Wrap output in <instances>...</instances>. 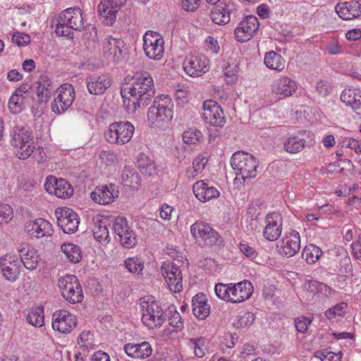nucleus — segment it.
Masks as SVG:
<instances>
[{
  "label": "nucleus",
  "mask_w": 361,
  "mask_h": 361,
  "mask_svg": "<svg viewBox=\"0 0 361 361\" xmlns=\"http://www.w3.org/2000/svg\"><path fill=\"white\" fill-rule=\"evenodd\" d=\"M87 91L90 94L100 95L111 86V80L106 75H90L85 79Z\"/></svg>",
  "instance_id": "nucleus-23"
},
{
  "label": "nucleus",
  "mask_w": 361,
  "mask_h": 361,
  "mask_svg": "<svg viewBox=\"0 0 361 361\" xmlns=\"http://www.w3.org/2000/svg\"><path fill=\"white\" fill-rule=\"evenodd\" d=\"M53 90L52 81L44 75H40L31 86V90L36 93L39 103H47L51 97Z\"/></svg>",
  "instance_id": "nucleus-25"
},
{
  "label": "nucleus",
  "mask_w": 361,
  "mask_h": 361,
  "mask_svg": "<svg viewBox=\"0 0 361 361\" xmlns=\"http://www.w3.org/2000/svg\"><path fill=\"white\" fill-rule=\"evenodd\" d=\"M202 137V133L197 129H189L183 134V140L184 142L192 145L196 144Z\"/></svg>",
  "instance_id": "nucleus-51"
},
{
  "label": "nucleus",
  "mask_w": 361,
  "mask_h": 361,
  "mask_svg": "<svg viewBox=\"0 0 361 361\" xmlns=\"http://www.w3.org/2000/svg\"><path fill=\"white\" fill-rule=\"evenodd\" d=\"M85 28L82 11L79 8H69L59 16L56 25V34L59 36L73 38V30L81 31Z\"/></svg>",
  "instance_id": "nucleus-3"
},
{
  "label": "nucleus",
  "mask_w": 361,
  "mask_h": 361,
  "mask_svg": "<svg viewBox=\"0 0 361 361\" xmlns=\"http://www.w3.org/2000/svg\"><path fill=\"white\" fill-rule=\"evenodd\" d=\"M142 321L149 329L160 327L166 321L162 308L154 301L143 300L141 303Z\"/></svg>",
  "instance_id": "nucleus-9"
},
{
  "label": "nucleus",
  "mask_w": 361,
  "mask_h": 361,
  "mask_svg": "<svg viewBox=\"0 0 361 361\" xmlns=\"http://www.w3.org/2000/svg\"><path fill=\"white\" fill-rule=\"evenodd\" d=\"M94 226L92 228L94 238L100 243H108L109 242L107 221L99 216L93 218Z\"/></svg>",
  "instance_id": "nucleus-36"
},
{
  "label": "nucleus",
  "mask_w": 361,
  "mask_h": 361,
  "mask_svg": "<svg viewBox=\"0 0 361 361\" xmlns=\"http://www.w3.org/2000/svg\"><path fill=\"white\" fill-rule=\"evenodd\" d=\"M190 342L193 345L195 355L198 357H204L206 350L204 338L201 337L192 338Z\"/></svg>",
  "instance_id": "nucleus-53"
},
{
  "label": "nucleus",
  "mask_w": 361,
  "mask_h": 361,
  "mask_svg": "<svg viewBox=\"0 0 361 361\" xmlns=\"http://www.w3.org/2000/svg\"><path fill=\"white\" fill-rule=\"evenodd\" d=\"M300 249V237L296 231H292L286 235L281 240L279 247L280 255L286 257L294 256Z\"/></svg>",
  "instance_id": "nucleus-21"
},
{
  "label": "nucleus",
  "mask_w": 361,
  "mask_h": 361,
  "mask_svg": "<svg viewBox=\"0 0 361 361\" xmlns=\"http://www.w3.org/2000/svg\"><path fill=\"white\" fill-rule=\"evenodd\" d=\"M297 90V85L295 81L288 77H281L274 82L272 86V90L277 94H281L284 97L292 95Z\"/></svg>",
  "instance_id": "nucleus-34"
},
{
  "label": "nucleus",
  "mask_w": 361,
  "mask_h": 361,
  "mask_svg": "<svg viewBox=\"0 0 361 361\" xmlns=\"http://www.w3.org/2000/svg\"><path fill=\"white\" fill-rule=\"evenodd\" d=\"M23 99L24 97L13 94L8 101V108L12 114H16L22 111Z\"/></svg>",
  "instance_id": "nucleus-52"
},
{
  "label": "nucleus",
  "mask_w": 361,
  "mask_h": 361,
  "mask_svg": "<svg viewBox=\"0 0 361 361\" xmlns=\"http://www.w3.org/2000/svg\"><path fill=\"white\" fill-rule=\"evenodd\" d=\"M331 87L327 82L320 80L317 83L316 91L322 97L328 95L331 92Z\"/></svg>",
  "instance_id": "nucleus-60"
},
{
  "label": "nucleus",
  "mask_w": 361,
  "mask_h": 361,
  "mask_svg": "<svg viewBox=\"0 0 361 361\" xmlns=\"http://www.w3.org/2000/svg\"><path fill=\"white\" fill-rule=\"evenodd\" d=\"M78 344L80 348L85 351L93 347V335L90 331H83L79 336Z\"/></svg>",
  "instance_id": "nucleus-49"
},
{
  "label": "nucleus",
  "mask_w": 361,
  "mask_h": 361,
  "mask_svg": "<svg viewBox=\"0 0 361 361\" xmlns=\"http://www.w3.org/2000/svg\"><path fill=\"white\" fill-rule=\"evenodd\" d=\"M27 321L29 324L40 327L44 324V308L42 306L33 307L27 315Z\"/></svg>",
  "instance_id": "nucleus-43"
},
{
  "label": "nucleus",
  "mask_w": 361,
  "mask_h": 361,
  "mask_svg": "<svg viewBox=\"0 0 361 361\" xmlns=\"http://www.w3.org/2000/svg\"><path fill=\"white\" fill-rule=\"evenodd\" d=\"M235 10V5L233 2L224 0L212 8L210 18L214 23L224 25L231 20V15Z\"/></svg>",
  "instance_id": "nucleus-16"
},
{
  "label": "nucleus",
  "mask_w": 361,
  "mask_h": 361,
  "mask_svg": "<svg viewBox=\"0 0 361 361\" xmlns=\"http://www.w3.org/2000/svg\"><path fill=\"white\" fill-rule=\"evenodd\" d=\"M114 229L119 237L121 244L126 248H132L137 243L135 231L128 226L126 219L118 217L115 219Z\"/></svg>",
  "instance_id": "nucleus-13"
},
{
  "label": "nucleus",
  "mask_w": 361,
  "mask_h": 361,
  "mask_svg": "<svg viewBox=\"0 0 361 361\" xmlns=\"http://www.w3.org/2000/svg\"><path fill=\"white\" fill-rule=\"evenodd\" d=\"M190 233L197 242L204 246L221 245L223 238L209 224L197 221L190 226Z\"/></svg>",
  "instance_id": "nucleus-6"
},
{
  "label": "nucleus",
  "mask_w": 361,
  "mask_h": 361,
  "mask_svg": "<svg viewBox=\"0 0 361 361\" xmlns=\"http://www.w3.org/2000/svg\"><path fill=\"white\" fill-rule=\"evenodd\" d=\"M265 221L264 237L270 241L276 240L281 236L282 231L283 221L281 214L276 212L268 214Z\"/></svg>",
  "instance_id": "nucleus-20"
},
{
  "label": "nucleus",
  "mask_w": 361,
  "mask_h": 361,
  "mask_svg": "<svg viewBox=\"0 0 361 361\" xmlns=\"http://www.w3.org/2000/svg\"><path fill=\"white\" fill-rule=\"evenodd\" d=\"M192 312L194 315L199 319H204L209 316L210 307L207 302L206 295L200 293L193 297L192 301Z\"/></svg>",
  "instance_id": "nucleus-33"
},
{
  "label": "nucleus",
  "mask_w": 361,
  "mask_h": 361,
  "mask_svg": "<svg viewBox=\"0 0 361 361\" xmlns=\"http://www.w3.org/2000/svg\"><path fill=\"white\" fill-rule=\"evenodd\" d=\"M208 160L205 157L200 154L198 155L192 161V166L196 168L197 171H200V172L204 170L205 166L207 165Z\"/></svg>",
  "instance_id": "nucleus-62"
},
{
  "label": "nucleus",
  "mask_w": 361,
  "mask_h": 361,
  "mask_svg": "<svg viewBox=\"0 0 361 361\" xmlns=\"http://www.w3.org/2000/svg\"><path fill=\"white\" fill-rule=\"evenodd\" d=\"M126 50V44L121 39L109 37L104 41L103 54L106 58L119 60Z\"/></svg>",
  "instance_id": "nucleus-24"
},
{
  "label": "nucleus",
  "mask_w": 361,
  "mask_h": 361,
  "mask_svg": "<svg viewBox=\"0 0 361 361\" xmlns=\"http://www.w3.org/2000/svg\"><path fill=\"white\" fill-rule=\"evenodd\" d=\"M12 42L18 46H25L30 42V37L27 34L17 32L13 35Z\"/></svg>",
  "instance_id": "nucleus-58"
},
{
  "label": "nucleus",
  "mask_w": 361,
  "mask_h": 361,
  "mask_svg": "<svg viewBox=\"0 0 361 361\" xmlns=\"http://www.w3.org/2000/svg\"><path fill=\"white\" fill-rule=\"evenodd\" d=\"M118 195L119 190L118 186L112 183L97 186L90 194L92 200L99 204H110Z\"/></svg>",
  "instance_id": "nucleus-18"
},
{
  "label": "nucleus",
  "mask_w": 361,
  "mask_h": 361,
  "mask_svg": "<svg viewBox=\"0 0 361 361\" xmlns=\"http://www.w3.org/2000/svg\"><path fill=\"white\" fill-rule=\"evenodd\" d=\"M0 266L4 278L10 281H15L19 274V264L17 258L11 255H6L1 258Z\"/></svg>",
  "instance_id": "nucleus-27"
},
{
  "label": "nucleus",
  "mask_w": 361,
  "mask_h": 361,
  "mask_svg": "<svg viewBox=\"0 0 361 361\" xmlns=\"http://www.w3.org/2000/svg\"><path fill=\"white\" fill-rule=\"evenodd\" d=\"M339 144L342 147L353 149L357 154L361 153V140L350 137H341Z\"/></svg>",
  "instance_id": "nucleus-50"
},
{
  "label": "nucleus",
  "mask_w": 361,
  "mask_h": 361,
  "mask_svg": "<svg viewBox=\"0 0 361 361\" xmlns=\"http://www.w3.org/2000/svg\"><path fill=\"white\" fill-rule=\"evenodd\" d=\"M0 224L8 223L13 218V209L7 204L0 205Z\"/></svg>",
  "instance_id": "nucleus-54"
},
{
  "label": "nucleus",
  "mask_w": 361,
  "mask_h": 361,
  "mask_svg": "<svg viewBox=\"0 0 361 361\" xmlns=\"http://www.w3.org/2000/svg\"><path fill=\"white\" fill-rule=\"evenodd\" d=\"M59 287L63 298L70 303L82 302L84 295L80 283L75 275L67 274L59 280Z\"/></svg>",
  "instance_id": "nucleus-8"
},
{
  "label": "nucleus",
  "mask_w": 361,
  "mask_h": 361,
  "mask_svg": "<svg viewBox=\"0 0 361 361\" xmlns=\"http://www.w3.org/2000/svg\"><path fill=\"white\" fill-rule=\"evenodd\" d=\"M201 0H183L182 8L187 11H195L200 6Z\"/></svg>",
  "instance_id": "nucleus-61"
},
{
  "label": "nucleus",
  "mask_w": 361,
  "mask_h": 361,
  "mask_svg": "<svg viewBox=\"0 0 361 361\" xmlns=\"http://www.w3.org/2000/svg\"><path fill=\"white\" fill-rule=\"evenodd\" d=\"M121 180L123 185L133 189H137L141 181L140 175L134 168L129 166H126L123 168L121 173Z\"/></svg>",
  "instance_id": "nucleus-37"
},
{
  "label": "nucleus",
  "mask_w": 361,
  "mask_h": 361,
  "mask_svg": "<svg viewBox=\"0 0 361 361\" xmlns=\"http://www.w3.org/2000/svg\"><path fill=\"white\" fill-rule=\"evenodd\" d=\"M305 135V133H299L290 136L283 143L284 149L290 154H296L302 151L306 144Z\"/></svg>",
  "instance_id": "nucleus-35"
},
{
  "label": "nucleus",
  "mask_w": 361,
  "mask_h": 361,
  "mask_svg": "<svg viewBox=\"0 0 361 361\" xmlns=\"http://www.w3.org/2000/svg\"><path fill=\"white\" fill-rule=\"evenodd\" d=\"M77 324L76 317L66 310H57L52 315V328L60 333H70Z\"/></svg>",
  "instance_id": "nucleus-15"
},
{
  "label": "nucleus",
  "mask_w": 361,
  "mask_h": 361,
  "mask_svg": "<svg viewBox=\"0 0 361 361\" xmlns=\"http://www.w3.org/2000/svg\"><path fill=\"white\" fill-rule=\"evenodd\" d=\"M57 224L65 233H73L80 223L78 215L71 208H57L55 211Z\"/></svg>",
  "instance_id": "nucleus-14"
},
{
  "label": "nucleus",
  "mask_w": 361,
  "mask_h": 361,
  "mask_svg": "<svg viewBox=\"0 0 361 361\" xmlns=\"http://www.w3.org/2000/svg\"><path fill=\"white\" fill-rule=\"evenodd\" d=\"M239 248L242 253H243L246 257L254 259L257 256L255 250L247 243H240Z\"/></svg>",
  "instance_id": "nucleus-63"
},
{
  "label": "nucleus",
  "mask_w": 361,
  "mask_h": 361,
  "mask_svg": "<svg viewBox=\"0 0 361 361\" xmlns=\"http://www.w3.org/2000/svg\"><path fill=\"white\" fill-rule=\"evenodd\" d=\"M253 293L252 283L244 280L237 283H232L231 302L240 303L250 298Z\"/></svg>",
  "instance_id": "nucleus-26"
},
{
  "label": "nucleus",
  "mask_w": 361,
  "mask_h": 361,
  "mask_svg": "<svg viewBox=\"0 0 361 361\" xmlns=\"http://www.w3.org/2000/svg\"><path fill=\"white\" fill-rule=\"evenodd\" d=\"M259 22L257 17L247 16L242 20L235 30V35L238 41L244 42L250 39L258 30Z\"/></svg>",
  "instance_id": "nucleus-17"
},
{
  "label": "nucleus",
  "mask_w": 361,
  "mask_h": 361,
  "mask_svg": "<svg viewBox=\"0 0 361 361\" xmlns=\"http://www.w3.org/2000/svg\"><path fill=\"white\" fill-rule=\"evenodd\" d=\"M231 283L224 284L219 283L216 284L214 290L216 296L220 299L231 302Z\"/></svg>",
  "instance_id": "nucleus-47"
},
{
  "label": "nucleus",
  "mask_w": 361,
  "mask_h": 361,
  "mask_svg": "<svg viewBox=\"0 0 361 361\" xmlns=\"http://www.w3.org/2000/svg\"><path fill=\"white\" fill-rule=\"evenodd\" d=\"M322 254V251L319 247L310 244L303 249L302 257L308 264H313L319 260Z\"/></svg>",
  "instance_id": "nucleus-42"
},
{
  "label": "nucleus",
  "mask_w": 361,
  "mask_h": 361,
  "mask_svg": "<svg viewBox=\"0 0 361 361\" xmlns=\"http://www.w3.org/2000/svg\"><path fill=\"white\" fill-rule=\"evenodd\" d=\"M169 325L174 327L176 331L180 330L183 327V322L179 312L175 311L173 315L169 319Z\"/></svg>",
  "instance_id": "nucleus-59"
},
{
  "label": "nucleus",
  "mask_w": 361,
  "mask_h": 361,
  "mask_svg": "<svg viewBox=\"0 0 361 361\" xmlns=\"http://www.w3.org/2000/svg\"><path fill=\"white\" fill-rule=\"evenodd\" d=\"M155 92L153 78L147 71L136 72L131 82L121 90L123 104L128 111L133 112L148 106L155 97Z\"/></svg>",
  "instance_id": "nucleus-1"
},
{
  "label": "nucleus",
  "mask_w": 361,
  "mask_h": 361,
  "mask_svg": "<svg viewBox=\"0 0 361 361\" xmlns=\"http://www.w3.org/2000/svg\"><path fill=\"white\" fill-rule=\"evenodd\" d=\"M341 100L346 106L361 116V94L359 90L355 89H345L341 94Z\"/></svg>",
  "instance_id": "nucleus-32"
},
{
  "label": "nucleus",
  "mask_w": 361,
  "mask_h": 361,
  "mask_svg": "<svg viewBox=\"0 0 361 361\" xmlns=\"http://www.w3.org/2000/svg\"><path fill=\"white\" fill-rule=\"evenodd\" d=\"M335 9L343 20H352L361 16V4L355 1L338 4Z\"/></svg>",
  "instance_id": "nucleus-28"
},
{
  "label": "nucleus",
  "mask_w": 361,
  "mask_h": 361,
  "mask_svg": "<svg viewBox=\"0 0 361 361\" xmlns=\"http://www.w3.org/2000/svg\"><path fill=\"white\" fill-rule=\"evenodd\" d=\"M351 247L353 256L356 259L361 260V233L358 235L357 240L353 243Z\"/></svg>",
  "instance_id": "nucleus-64"
},
{
  "label": "nucleus",
  "mask_w": 361,
  "mask_h": 361,
  "mask_svg": "<svg viewBox=\"0 0 361 361\" xmlns=\"http://www.w3.org/2000/svg\"><path fill=\"white\" fill-rule=\"evenodd\" d=\"M231 164L236 173L235 181L238 179L245 181L246 179L255 178L257 175L259 162L249 153L243 151L235 152L231 157Z\"/></svg>",
  "instance_id": "nucleus-4"
},
{
  "label": "nucleus",
  "mask_w": 361,
  "mask_h": 361,
  "mask_svg": "<svg viewBox=\"0 0 361 361\" xmlns=\"http://www.w3.org/2000/svg\"><path fill=\"white\" fill-rule=\"evenodd\" d=\"M11 136L12 146L18 149L16 156L20 159H27L35 149L32 132L30 128L16 125L13 127Z\"/></svg>",
  "instance_id": "nucleus-5"
},
{
  "label": "nucleus",
  "mask_w": 361,
  "mask_h": 361,
  "mask_svg": "<svg viewBox=\"0 0 361 361\" xmlns=\"http://www.w3.org/2000/svg\"><path fill=\"white\" fill-rule=\"evenodd\" d=\"M347 306V303L344 302L336 304L325 312V316L331 321L335 319L337 317H342L345 314Z\"/></svg>",
  "instance_id": "nucleus-46"
},
{
  "label": "nucleus",
  "mask_w": 361,
  "mask_h": 361,
  "mask_svg": "<svg viewBox=\"0 0 361 361\" xmlns=\"http://www.w3.org/2000/svg\"><path fill=\"white\" fill-rule=\"evenodd\" d=\"M27 228L32 236L37 238L51 236L54 233L52 224L42 218L30 222L27 225Z\"/></svg>",
  "instance_id": "nucleus-30"
},
{
  "label": "nucleus",
  "mask_w": 361,
  "mask_h": 361,
  "mask_svg": "<svg viewBox=\"0 0 361 361\" xmlns=\"http://www.w3.org/2000/svg\"><path fill=\"white\" fill-rule=\"evenodd\" d=\"M20 260L24 267L29 270L35 269L41 260L39 255L30 245L22 243L18 247Z\"/></svg>",
  "instance_id": "nucleus-22"
},
{
  "label": "nucleus",
  "mask_w": 361,
  "mask_h": 361,
  "mask_svg": "<svg viewBox=\"0 0 361 361\" xmlns=\"http://www.w3.org/2000/svg\"><path fill=\"white\" fill-rule=\"evenodd\" d=\"M173 103L169 95L161 94L154 97L153 104L148 109V121L154 127L168 123L173 118Z\"/></svg>",
  "instance_id": "nucleus-2"
},
{
  "label": "nucleus",
  "mask_w": 361,
  "mask_h": 361,
  "mask_svg": "<svg viewBox=\"0 0 361 361\" xmlns=\"http://www.w3.org/2000/svg\"><path fill=\"white\" fill-rule=\"evenodd\" d=\"M55 195L60 198H68L73 194V189L70 183L64 179L56 180L54 178L53 185Z\"/></svg>",
  "instance_id": "nucleus-41"
},
{
  "label": "nucleus",
  "mask_w": 361,
  "mask_h": 361,
  "mask_svg": "<svg viewBox=\"0 0 361 361\" xmlns=\"http://www.w3.org/2000/svg\"><path fill=\"white\" fill-rule=\"evenodd\" d=\"M124 350L129 357L142 360L151 355L152 348L148 342L144 341L140 343H127L124 345Z\"/></svg>",
  "instance_id": "nucleus-31"
},
{
  "label": "nucleus",
  "mask_w": 361,
  "mask_h": 361,
  "mask_svg": "<svg viewBox=\"0 0 361 361\" xmlns=\"http://www.w3.org/2000/svg\"><path fill=\"white\" fill-rule=\"evenodd\" d=\"M311 323L312 320L306 317H298L295 319L296 330L300 333L305 334Z\"/></svg>",
  "instance_id": "nucleus-57"
},
{
  "label": "nucleus",
  "mask_w": 361,
  "mask_h": 361,
  "mask_svg": "<svg viewBox=\"0 0 361 361\" xmlns=\"http://www.w3.org/2000/svg\"><path fill=\"white\" fill-rule=\"evenodd\" d=\"M99 159L106 166L114 165L117 161L116 155L111 151H102Z\"/></svg>",
  "instance_id": "nucleus-56"
},
{
  "label": "nucleus",
  "mask_w": 361,
  "mask_h": 361,
  "mask_svg": "<svg viewBox=\"0 0 361 361\" xmlns=\"http://www.w3.org/2000/svg\"><path fill=\"white\" fill-rule=\"evenodd\" d=\"M119 8H112L106 4L101 3L98 6L97 12L100 20L108 26H111L116 21V13Z\"/></svg>",
  "instance_id": "nucleus-38"
},
{
  "label": "nucleus",
  "mask_w": 361,
  "mask_h": 361,
  "mask_svg": "<svg viewBox=\"0 0 361 361\" xmlns=\"http://www.w3.org/2000/svg\"><path fill=\"white\" fill-rule=\"evenodd\" d=\"M56 93L51 109L54 113L61 114L72 105L75 99V89L71 84H63L57 89Z\"/></svg>",
  "instance_id": "nucleus-12"
},
{
  "label": "nucleus",
  "mask_w": 361,
  "mask_h": 361,
  "mask_svg": "<svg viewBox=\"0 0 361 361\" xmlns=\"http://www.w3.org/2000/svg\"><path fill=\"white\" fill-rule=\"evenodd\" d=\"M125 267L129 272L142 275L144 269L143 260L139 257H129L125 260Z\"/></svg>",
  "instance_id": "nucleus-44"
},
{
  "label": "nucleus",
  "mask_w": 361,
  "mask_h": 361,
  "mask_svg": "<svg viewBox=\"0 0 361 361\" xmlns=\"http://www.w3.org/2000/svg\"><path fill=\"white\" fill-rule=\"evenodd\" d=\"M143 49L145 55L154 61H159L164 54V40L157 32L147 30L143 36Z\"/></svg>",
  "instance_id": "nucleus-10"
},
{
  "label": "nucleus",
  "mask_w": 361,
  "mask_h": 361,
  "mask_svg": "<svg viewBox=\"0 0 361 361\" xmlns=\"http://www.w3.org/2000/svg\"><path fill=\"white\" fill-rule=\"evenodd\" d=\"M183 69L190 76H200L209 71V60L204 56L186 57Z\"/></svg>",
  "instance_id": "nucleus-19"
},
{
  "label": "nucleus",
  "mask_w": 361,
  "mask_h": 361,
  "mask_svg": "<svg viewBox=\"0 0 361 361\" xmlns=\"http://www.w3.org/2000/svg\"><path fill=\"white\" fill-rule=\"evenodd\" d=\"M215 115H214V116H211V120L204 121L214 126L222 127L226 123L223 109L221 107L219 108V111H215Z\"/></svg>",
  "instance_id": "nucleus-55"
},
{
  "label": "nucleus",
  "mask_w": 361,
  "mask_h": 361,
  "mask_svg": "<svg viewBox=\"0 0 361 361\" xmlns=\"http://www.w3.org/2000/svg\"><path fill=\"white\" fill-rule=\"evenodd\" d=\"M264 62L269 69L281 71L285 68V59L280 54L273 51L265 54Z\"/></svg>",
  "instance_id": "nucleus-40"
},
{
  "label": "nucleus",
  "mask_w": 361,
  "mask_h": 361,
  "mask_svg": "<svg viewBox=\"0 0 361 361\" xmlns=\"http://www.w3.org/2000/svg\"><path fill=\"white\" fill-rule=\"evenodd\" d=\"M255 317L253 314L251 312H244L238 315L233 325L238 329L245 328L250 326L253 323Z\"/></svg>",
  "instance_id": "nucleus-48"
},
{
  "label": "nucleus",
  "mask_w": 361,
  "mask_h": 361,
  "mask_svg": "<svg viewBox=\"0 0 361 361\" xmlns=\"http://www.w3.org/2000/svg\"><path fill=\"white\" fill-rule=\"evenodd\" d=\"M61 250L71 263L76 264L82 260V252L79 245L65 243L61 245Z\"/></svg>",
  "instance_id": "nucleus-39"
},
{
  "label": "nucleus",
  "mask_w": 361,
  "mask_h": 361,
  "mask_svg": "<svg viewBox=\"0 0 361 361\" xmlns=\"http://www.w3.org/2000/svg\"><path fill=\"white\" fill-rule=\"evenodd\" d=\"M203 112L202 117L204 121L211 120V116H214L215 111H218L221 106L214 100H206L202 104Z\"/></svg>",
  "instance_id": "nucleus-45"
},
{
  "label": "nucleus",
  "mask_w": 361,
  "mask_h": 361,
  "mask_svg": "<svg viewBox=\"0 0 361 361\" xmlns=\"http://www.w3.org/2000/svg\"><path fill=\"white\" fill-rule=\"evenodd\" d=\"M194 194L201 202H205L220 195L219 191L214 186H209L204 180L196 182L192 187Z\"/></svg>",
  "instance_id": "nucleus-29"
},
{
  "label": "nucleus",
  "mask_w": 361,
  "mask_h": 361,
  "mask_svg": "<svg viewBox=\"0 0 361 361\" xmlns=\"http://www.w3.org/2000/svg\"><path fill=\"white\" fill-rule=\"evenodd\" d=\"M135 131L134 126L129 121H116L111 123L105 133L108 142L123 145L130 141Z\"/></svg>",
  "instance_id": "nucleus-7"
},
{
  "label": "nucleus",
  "mask_w": 361,
  "mask_h": 361,
  "mask_svg": "<svg viewBox=\"0 0 361 361\" xmlns=\"http://www.w3.org/2000/svg\"><path fill=\"white\" fill-rule=\"evenodd\" d=\"M161 273L171 291L180 293L183 290V274L179 266L169 261L164 262Z\"/></svg>",
  "instance_id": "nucleus-11"
}]
</instances>
